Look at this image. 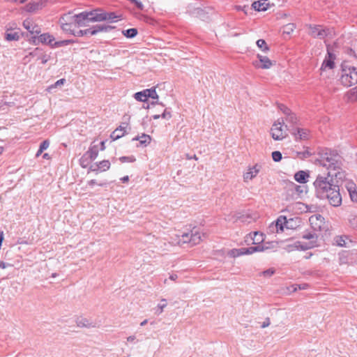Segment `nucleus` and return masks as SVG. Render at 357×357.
I'll list each match as a JSON object with an SVG mask.
<instances>
[{
  "label": "nucleus",
  "instance_id": "obj_9",
  "mask_svg": "<svg viewBox=\"0 0 357 357\" xmlns=\"http://www.w3.org/2000/svg\"><path fill=\"white\" fill-rule=\"evenodd\" d=\"M309 222L312 229L316 232L321 231L325 224L324 218L319 214L310 216Z\"/></svg>",
  "mask_w": 357,
  "mask_h": 357
},
{
  "label": "nucleus",
  "instance_id": "obj_14",
  "mask_svg": "<svg viewBox=\"0 0 357 357\" xmlns=\"http://www.w3.org/2000/svg\"><path fill=\"white\" fill-rule=\"evenodd\" d=\"M109 168H110L109 161L107 160H104L102 161H100V162H96V163H93V165H91L89 167L88 172H98V171L105 172V171L108 170Z\"/></svg>",
  "mask_w": 357,
  "mask_h": 357
},
{
  "label": "nucleus",
  "instance_id": "obj_15",
  "mask_svg": "<svg viewBox=\"0 0 357 357\" xmlns=\"http://www.w3.org/2000/svg\"><path fill=\"white\" fill-rule=\"evenodd\" d=\"M257 58L259 59V61L253 63L254 66L257 68L268 69L273 65L271 61L266 56L257 54Z\"/></svg>",
  "mask_w": 357,
  "mask_h": 357
},
{
  "label": "nucleus",
  "instance_id": "obj_47",
  "mask_svg": "<svg viewBox=\"0 0 357 357\" xmlns=\"http://www.w3.org/2000/svg\"><path fill=\"white\" fill-rule=\"evenodd\" d=\"M7 40H17L19 39V36L17 33H8L5 36Z\"/></svg>",
  "mask_w": 357,
  "mask_h": 357
},
{
  "label": "nucleus",
  "instance_id": "obj_43",
  "mask_svg": "<svg viewBox=\"0 0 357 357\" xmlns=\"http://www.w3.org/2000/svg\"><path fill=\"white\" fill-rule=\"evenodd\" d=\"M254 236L252 238L254 242V244L259 243L260 242H262L264 241L263 238V234L261 233H259L258 231H255L253 234Z\"/></svg>",
  "mask_w": 357,
  "mask_h": 357
},
{
  "label": "nucleus",
  "instance_id": "obj_30",
  "mask_svg": "<svg viewBox=\"0 0 357 357\" xmlns=\"http://www.w3.org/2000/svg\"><path fill=\"white\" fill-rule=\"evenodd\" d=\"M41 8V3L39 2H30L26 5V10L29 13H33Z\"/></svg>",
  "mask_w": 357,
  "mask_h": 357
},
{
  "label": "nucleus",
  "instance_id": "obj_44",
  "mask_svg": "<svg viewBox=\"0 0 357 357\" xmlns=\"http://www.w3.org/2000/svg\"><path fill=\"white\" fill-rule=\"evenodd\" d=\"M335 243L338 246L340 247H346L347 243L346 240L347 239L345 236H337L335 238Z\"/></svg>",
  "mask_w": 357,
  "mask_h": 357
},
{
  "label": "nucleus",
  "instance_id": "obj_60",
  "mask_svg": "<svg viewBox=\"0 0 357 357\" xmlns=\"http://www.w3.org/2000/svg\"><path fill=\"white\" fill-rule=\"evenodd\" d=\"M73 34L77 37H81V36H84V30H79V31H77V32L73 31Z\"/></svg>",
  "mask_w": 357,
  "mask_h": 357
},
{
  "label": "nucleus",
  "instance_id": "obj_57",
  "mask_svg": "<svg viewBox=\"0 0 357 357\" xmlns=\"http://www.w3.org/2000/svg\"><path fill=\"white\" fill-rule=\"evenodd\" d=\"M255 248L256 249V252H262V251L269 249V247H265V245H259L255 246Z\"/></svg>",
  "mask_w": 357,
  "mask_h": 357
},
{
  "label": "nucleus",
  "instance_id": "obj_2",
  "mask_svg": "<svg viewBox=\"0 0 357 357\" xmlns=\"http://www.w3.org/2000/svg\"><path fill=\"white\" fill-rule=\"evenodd\" d=\"M340 81L345 86H351L357 83V69L347 63L342 65Z\"/></svg>",
  "mask_w": 357,
  "mask_h": 357
},
{
  "label": "nucleus",
  "instance_id": "obj_17",
  "mask_svg": "<svg viewBox=\"0 0 357 357\" xmlns=\"http://www.w3.org/2000/svg\"><path fill=\"white\" fill-rule=\"evenodd\" d=\"M345 188L349 193L352 202H357V191L356 184L349 180L345 181Z\"/></svg>",
  "mask_w": 357,
  "mask_h": 357
},
{
  "label": "nucleus",
  "instance_id": "obj_1",
  "mask_svg": "<svg viewBox=\"0 0 357 357\" xmlns=\"http://www.w3.org/2000/svg\"><path fill=\"white\" fill-rule=\"evenodd\" d=\"M315 195L320 199H328L329 204L335 207L342 204V197L338 183L331 180L324 175H318L314 181Z\"/></svg>",
  "mask_w": 357,
  "mask_h": 357
},
{
  "label": "nucleus",
  "instance_id": "obj_28",
  "mask_svg": "<svg viewBox=\"0 0 357 357\" xmlns=\"http://www.w3.org/2000/svg\"><path fill=\"white\" fill-rule=\"evenodd\" d=\"M98 148L96 145L91 146L89 149L85 153L86 155L89 157L90 160H94L98 155Z\"/></svg>",
  "mask_w": 357,
  "mask_h": 357
},
{
  "label": "nucleus",
  "instance_id": "obj_5",
  "mask_svg": "<svg viewBox=\"0 0 357 357\" xmlns=\"http://www.w3.org/2000/svg\"><path fill=\"white\" fill-rule=\"evenodd\" d=\"M179 241L183 243H190L191 245H195L202 241L201 234L198 229L194 228L190 233H183Z\"/></svg>",
  "mask_w": 357,
  "mask_h": 357
},
{
  "label": "nucleus",
  "instance_id": "obj_64",
  "mask_svg": "<svg viewBox=\"0 0 357 357\" xmlns=\"http://www.w3.org/2000/svg\"><path fill=\"white\" fill-rule=\"evenodd\" d=\"M350 222L354 227H357V218H354L352 220H350Z\"/></svg>",
  "mask_w": 357,
  "mask_h": 357
},
{
  "label": "nucleus",
  "instance_id": "obj_40",
  "mask_svg": "<svg viewBox=\"0 0 357 357\" xmlns=\"http://www.w3.org/2000/svg\"><path fill=\"white\" fill-rule=\"evenodd\" d=\"M75 42V41L73 40H63L54 42L53 46H54V47H61V46H64V45H68L74 43Z\"/></svg>",
  "mask_w": 357,
  "mask_h": 357
},
{
  "label": "nucleus",
  "instance_id": "obj_55",
  "mask_svg": "<svg viewBox=\"0 0 357 357\" xmlns=\"http://www.w3.org/2000/svg\"><path fill=\"white\" fill-rule=\"evenodd\" d=\"M49 145H50V142L48 140H44L40 145V148L41 149V150H46L48 147H49Z\"/></svg>",
  "mask_w": 357,
  "mask_h": 357
},
{
  "label": "nucleus",
  "instance_id": "obj_61",
  "mask_svg": "<svg viewBox=\"0 0 357 357\" xmlns=\"http://www.w3.org/2000/svg\"><path fill=\"white\" fill-rule=\"evenodd\" d=\"M128 123H123L118 128H121L122 130V132H124V134L126 133V130L128 127Z\"/></svg>",
  "mask_w": 357,
  "mask_h": 357
},
{
  "label": "nucleus",
  "instance_id": "obj_10",
  "mask_svg": "<svg viewBox=\"0 0 357 357\" xmlns=\"http://www.w3.org/2000/svg\"><path fill=\"white\" fill-rule=\"evenodd\" d=\"M341 165V157L336 153L333 154V157L330 159V160H328L327 162H325L324 164V167H326L328 169V171H335L340 169Z\"/></svg>",
  "mask_w": 357,
  "mask_h": 357
},
{
  "label": "nucleus",
  "instance_id": "obj_63",
  "mask_svg": "<svg viewBox=\"0 0 357 357\" xmlns=\"http://www.w3.org/2000/svg\"><path fill=\"white\" fill-rule=\"evenodd\" d=\"M40 59H41V63L43 64L46 63L49 59L48 56H47L46 55H43Z\"/></svg>",
  "mask_w": 357,
  "mask_h": 357
},
{
  "label": "nucleus",
  "instance_id": "obj_13",
  "mask_svg": "<svg viewBox=\"0 0 357 357\" xmlns=\"http://www.w3.org/2000/svg\"><path fill=\"white\" fill-rule=\"evenodd\" d=\"M261 169V165L255 164L252 167H248L247 171L243 174V180L245 182L252 180L257 176Z\"/></svg>",
  "mask_w": 357,
  "mask_h": 357
},
{
  "label": "nucleus",
  "instance_id": "obj_8",
  "mask_svg": "<svg viewBox=\"0 0 357 357\" xmlns=\"http://www.w3.org/2000/svg\"><path fill=\"white\" fill-rule=\"evenodd\" d=\"M96 22L108 21L114 22L119 17L113 12L107 13L105 12L102 9H95Z\"/></svg>",
  "mask_w": 357,
  "mask_h": 357
},
{
  "label": "nucleus",
  "instance_id": "obj_19",
  "mask_svg": "<svg viewBox=\"0 0 357 357\" xmlns=\"http://www.w3.org/2000/svg\"><path fill=\"white\" fill-rule=\"evenodd\" d=\"M303 238L310 240V242L303 243V245H313V248L317 246L318 235L316 231H307L303 235Z\"/></svg>",
  "mask_w": 357,
  "mask_h": 357
},
{
  "label": "nucleus",
  "instance_id": "obj_45",
  "mask_svg": "<svg viewBox=\"0 0 357 357\" xmlns=\"http://www.w3.org/2000/svg\"><path fill=\"white\" fill-rule=\"evenodd\" d=\"M295 24L292 23L287 24L284 26L283 32L287 34H290L292 33L295 29Z\"/></svg>",
  "mask_w": 357,
  "mask_h": 357
},
{
  "label": "nucleus",
  "instance_id": "obj_46",
  "mask_svg": "<svg viewBox=\"0 0 357 357\" xmlns=\"http://www.w3.org/2000/svg\"><path fill=\"white\" fill-rule=\"evenodd\" d=\"M95 26H96V30L97 31V33L100 31L107 32L112 29V27L111 26H105V25H100V24L96 25Z\"/></svg>",
  "mask_w": 357,
  "mask_h": 357
},
{
  "label": "nucleus",
  "instance_id": "obj_33",
  "mask_svg": "<svg viewBox=\"0 0 357 357\" xmlns=\"http://www.w3.org/2000/svg\"><path fill=\"white\" fill-rule=\"evenodd\" d=\"M227 255L234 258L243 255V248L238 249H231L229 250Z\"/></svg>",
  "mask_w": 357,
  "mask_h": 357
},
{
  "label": "nucleus",
  "instance_id": "obj_36",
  "mask_svg": "<svg viewBox=\"0 0 357 357\" xmlns=\"http://www.w3.org/2000/svg\"><path fill=\"white\" fill-rule=\"evenodd\" d=\"M167 306V300L165 298H162L160 301V303H159L157 306V309L155 311V314L159 315L162 313L164 308Z\"/></svg>",
  "mask_w": 357,
  "mask_h": 357
},
{
  "label": "nucleus",
  "instance_id": "obj_41",
  "mask_svg": "<svg viewBox=\"0 0 357 357\" xmlns=\"http://www.w3.org/2000/svg\"><path fill=\"white\" fill-rule=\"evenodd\" d=\"M312 155V153L310 152L307 149L304 151L296 152V156L301 160L310 157Z\"/></svg>",
  "mask_w": 357,
  "mask_h": 357
},
{
  "label": "nucleus",
  "instance_id": "obj_4",
  "mask_svg": "<svg viewBox=\"0 0 357 357\" xmlns=\"http://www.w3.org/2000/svg\"><path fill=\"white\" fill-rule=\"evenodd\" d=\"M309 35L314 38L324 39L325 38L331 36L332 30L321 25H307Z\"/></svg>",
  "mask_w": 357,
  "mask_h": 357
},
{
  "label": "nucleus",
  "instance_id": "obj_59",
  "mask_svg": "<svg viewBox=\"0 0 357 357\" xmlns=\"http://www.w3.org/2000/svg\"><path fill=\"white\" fill-rule=\"evenodd\" d=\"M294 188V190L298 192V193H302L303 192V190H302V187L300 186V185H296L294 183H292Z\"/></svg>",
  "mask_w": 357,
  "mask_h": 357
},
{
  "label": "nucleus",
  "instance_id": "obj_35",
  "mask_svg": "<svg viewBox=\"0 0 357 357\" xmlns=\"http://www.w3.org/2000/svg\"><path fill=\"white\" fill-rule=\"evenodd\" d=\"M334 153H335L331 151H326L325 153H322L321 159V164L324 166V164L325 162H327L328 160H330V159L333 157Z\"/></svg>",
  "mask_w": 357,
  "mask_h": 357
},
{
  "label": "nucleus",
  "instance_id": "obj_53",
  "mask_svg": "<svg viewBox=\"0 0 357 357\" xmlns=\"http://www.w3.org/2000/svg\"><path fill=\"white\" fill-rule=\"evenodd\" d=\"M66 82V79L64 78L60 79L57 80L53 85L50 86L49 87L50 89L52 88H56L57 86H59L61 85H63Z\"/></svg>",
  "mask_w": 357,
  "mask_h": 357
},
{
  "label": "nucleus",
  "instance_id": "obj_26",
  "mask_svg": "<svg viewBox=\"0 0 357 357\" xmlns=\"http://www.w3.org/2000/svg\"><path fill=\"white\" fill-rule=\"evenodd\" d=\"M132 141H139L141 145L146 146L151 143V137L149 135L142 134L141 136L134 137Z\"/></svg>",
  "mask_w": 357,
  "mask_h": 357
},
{
  "label": "nucleus",
  "instance_id": "obj_49",
  "mask_svg": "<svg viewBox=\"0 0 357 357\" xmlns=\"http://www.w3.org/2000/svg\"><path fill=\"white\" fill-rule=\"evenodd\" d=\"M119 160L123 163V162H133L136 160V158L133 155L122 156V157L119 158Z\"/></svg>",
  "mask_w": 357,
  "mask_h": 357
},
{
  "label": "nucleus",
  "instance_id": "obj_27",
  "mask_svg": "<svg viewBox=\"0 0 357 357\" xmlns=\"http://www.w3.org/2000/svg\"><path fill=\"white\" fill-rule=\"evenodd\" d=\"M237 218L243 223L250 224L256 220L257 215L251 213H246L238 217Z\"/></svg>",
  "mask_w": 357,
  "mask_h": 357
},
{
  "label": "nucleus",
  "instance_id": "obj_38",
  "mask_svg": "<svg viewBox=\"0 0 357 357\" xmlns=\"http://www.w3.org/2000/svg\"><path fill=\"white\" fill-rule=\"evenodd\" d=\"M124 135V132H122L121 128H116L112 134L111 138L113 140H116Z\"/></svg>",
  "mask_w": 357,
  "mask_h": 357
},
{
  "label": "nucleus",
  "instance_id": "obj_23",
  "mask_svg": "<svg viewBox=\"0 0 357 357\" xmlns=\"http://www.w3.org/2000/svg\"><path fill=\"white\" fill-rule=\"evenodd\" d=\"M38 40L42 43L50 45L52 47H54L53 45L54 43V38L52 35H50V33L41 34L38 38Z\"/></svg>",
  "mask_w": 357,
  "mask_h": 357
},
{
  "label": "nucleus",
  "instance_id": "obj_48",
  "mask_svg": "<svg viewBox=\"0 0 357 357\" xmlns=\"http://www.w3.org/2000/svg\"><path fill=\"white\" fill-rule=\"evenodd\" d=\"M271 155L274 162H280L282 158V153L278 151L272 152Z\"/></svg>",
  "mask_w": 357,
  "mask_h": 357
},
{
  "label": "nucleus",
  "instance_id": "obj_51",
  "mask_svg": "<svg viewBox=\"0 0 357 357\" xmlns=\"http://www.w3.org/2000/svg\"><path fill=\"white\" fill-rule=\"evenodd\" d=\"M84 35H90V36L96 35L97 33V31L96 30V26L84 30Z\"/></svg>",
  "mask_w": 357,
  "mask_h": 357
},
{
  "label": "nucleus",
  "instance_id": "obj_21",
  "mask_svg": "<svg viewBox=\"0 0 357 357\" xmlns=\"http://www.w3.org/2000/svg\"><path fill=\"white\" fill-rule=\"evenodd\" d=\"M292 134L295 136L296 140H306L309 137V130L304 128H297Z\"/></svg>",
  "mask_w": 357,
  "mask_h": 357
},
{
  "label": "nucleus",
  "instance_id": "obj_3",
  "mask_svg": "<svg viewBox=\"0 0 357 357\" xmlns=\"http://www.w3.org/2000/svg\"><path fill=\"white\" fill-rule=\"evenodd\" d=\"M287 126L284 125V119H279L271 127V137L274 140H282L287 135Z\"/></svg>",
  "mask_w": 357,
  "mask_h": 357
},
{
  "label": "nucleus",
  "instance_id": "obj_39",
  "mask_svg": "<svg viewBox=\"0 0 357 357\" xmlns=\"http://www.w3.org/2000/svg\"><path fill=\"white\" fill-rule=\"evenodd\" d=\"M90 161L89 157L84 153L79 159V164L82 167L86 168L88 167Z\"/></svg>",
  "mask_w": 357,
  "mask_h": 357
},
{
  "label": "nucleus",
  "instance_id": "obj_52",
  "mask_svg": "<svg viewBox=\"0 0 357 357\" xmlns=\"http://www.w3.org/2000/svg\"><path fill=\"white\" fill-rule=\"evenodd\" d=\"M243 255H251L256 252L255 246L249 248H243Z\"/></svg>",
  "mask_w": 357,
  "mask_h": 357
},
{
  "label": "nucleus",
  "instance_id": "obj_7",
  "mask_svg": "<svg viewBox=\"0 0 357 357\" xmlns=\"http://www.w3.org/2000/svg\"><path fill=\"white\" fill-rule=\"evenodd\" d=\"M135 98L141 102H145L149 98L152 99H158V96L156 93L155 87L143 90L142 91L137 92L134 95Z\"/></svg>",
  "mask_w": 357,
  "mask_h": 357
},
{
  "label": "nucleus",
  "instance_id": "obj_54",
  "mask_svg": "<svg viewBox=\"0 0 357 357\" xmlns=\"http://www.w3.org/2000/svg\"><path fill=\"white\" fill-rule=\"evenodd\" d=\"M275 273V270L273 268L267 269L261 273V274L265 277H271Z\"/></svg>",
  "mask_w": 357,
  "mask_h": 357
},
{
  "label": "nucleus",
  "instance_id": "obj_12",
  "mask_svg": "<svg viewBox=\"0 0 357 357\" xmlns=\"http://www.w3.org/2000/svg\"><path fill=\"white\" fill-rule=\"evenodd\" d=\"M328 50V56H326L325 59L324 60L321 67L320 68L321 75H322L323 73L326 71L327 69L332 70L334 68L335 63H334V59L335 56L330 52L328 47L327 48Z\"/></svg>",
  "mask_w": 357,
  "mask_h": 357
},
{
  "label": "nucleus",
  "instance_id": "obj_42",
  "mask_svg": "<svg viewBox=\"0 0 357 357\" xmlns=\"http://www.w3.org/2000/svg\"><path fill=\"white\" fill-rule=\"evenodd\" d=\"M286 121L291 124H296L297 122H298V119H297V117L295 115L294 113L293 112H290L289 114H287L286 116Z\"/></svg>",
  "mask_w": 357,
  "mask_h": 357
},
{
  "label": "nucleus",
  "instance_id": "obj_6",
  "mask_svg": "<svg viewBox=\"0 0 357 357\" xmlns=\"http://www.w3.org/2000/svg\"><path fill=\"white\" fill-rule=\"evenodd\" d=\"M95 10H93L90 12L85 11L78 14H75L76 26H84L87 25L89 22H96L95 20Z\"/></svg>",
  "mask_w": 357,
  "mask_h": 357
},
{
  "label": "nucleus",
  "instance_id": "obj_58",
  "mask_svg": "<svg viewBox=\"0 0 357 357\" xmlns=\"http://www.w3.org/2000/svg\"><path fill=\"white\" fill-rule=\"evenodd\" d=\"M161 117L166 119H169L172 117L171 113L166 109L161 114Z\"/></svg>",
  "mask_w": 357,
  "mask_h": 357
},
{
  "label": "nucleus",
  "instance_id": "obj_56",
  "mask_svg": "<svg viewBox=\"0 0 357 357\" xmlns=\"http://www.w3.org/2000/svg\"><path fill=\"white\" fill-rule=\"evenodd\" d=\"M130 1L135 4V6L139 8V10H142L144 9V6L142 3V2L137 1V0H130Z\"/></svg>",
  "mask_w": 357,
  "mask_h": 357
},
{
  "label": "nucleus",
  "instance_id": "obj_34",
  "mask_svg": "<svg viewBox=\"0 0 357 357\" xmlns=\"http://www.w3.org/2000/svg\"><path fill=\"white\" fill-rule=\"evenodd\" d=\"M123 34L126 38H132L137 36V29L135 28L128 29L127 30L123 31Z\"/></svg>",
  "mask_w": 357,
  "mask_h": 357
},
{
  "label": "nucleus",
  "instance_id": "obj_24",
  "mask_svg": "<svg viewBox=\"0 0 357 357\" xmlns=\"http://www.w3.org/2000/svg\"><path fill=\"white\" fill-rule=\"evenodd\" d=\"M288 223V221L287 220V218L285 216H280L276 222H275V227H276V231H283L284 227L285 226L287 228L288 227L287 226V224Z\"/></svg>",
  "mask_w": 357,
  "mask_h": 357
},
{
  "label": "nucleus",
  "instance_id": "obj_18",
  "mask_svg": "<svg viewBox=\"0 0 357 357\" xmlns=\"http://www.w3.org/2000/svg\"><path fill=\"white\" fill-rule=\"evenodd\" d=\"M23 26L31 33H39L40 32V28L35 24L31 19L25 20L23 22Z\"/></svg>",
  "mask_w": 357,
  "mask_h": 357
},
{
  "label": "nucleus",
  "instance_id": "obj_29",
  "mask_svg": "<svg viewBox=\"0 0 357 357\" xmlns=\"http://www.w3.org/2000/svg\"><path fill=\"white\" fill-rule=\"evenodd\" d=\"M268 4L261 3L260 1H254L252 8L257 11H266L268 10Z\"/></svg>",
  "mask_w": 357,
  "mask_h": 357
},
{
  "label": "nucleus",
  "instance_id": "obj_11",
  "mask_svg": "<svg viewBox=\"0 0 357 357\" xmlns=\"http://www.w3.org/2000/svg\"><path fill=\"white\" fill-rule=\"evenodd\" d=\"M326 176L328 177L331 180L333 179L335 182H337L338 188H340V185L344 181L345 178V173L342 170L340 167V169L335 171L329 170L326 174Z\"/></svg>",
  "mask_w": 357,
  "mask_h": 357
},
{
  "label": "nucleus",
  "instance_id": "obj_16",
  "mask_svg": "<svg viewBox=\"0 0 357 357\" xmlns=\"http://www.w3.org/2000/svg\"><path fill=\"white\" fill-rule=\"evenodd\" d=\"M312 248L313 245H303V243L300 241H296L292 244L286 245L284 249L289 252L297 250H306Z\"/></svg>",
  "mask_w": 357,
  "mask_h": 357
},
{
  "label": "nucleus",
  "instance_id": "obj_25",
  "mask_svg": "<svg viewBox=\"0 0 357 357\" xmlns=\"http://www.w3.org/2000/svg\"><path fill=\"white\" fill-rule=\"evenodd\" d=\"M309 174L304 171H298L294 174L295 180L300 183H305L307 181Z\"/></svg>",
  "mask_w": 357,
  "mask_h": 357
},
{
  "label": "nucleus",
  "instance_id": "obj_32",
  "mask_svg": "<svg viewBox=\"0 0 357 357\" xmlns=\"http://www.w3.org/2000/svg\"><path fill=\"white\" fill-rule=\"evenodd\" d=\"M347 97L349 101L356 102L357 101V86L351 89L347 93Z\"/></svg>",
  "mask_w": 357,
  "mask_h": 357
},
{
  "label": "nucleus",
  "instance_id": "obj_22",
  "mask_svg": "<svg viewBox=\"0 0 357 357\" xmlns=\"http://www.w3.org/2000/svg\"><path fill=\"white\" fill-rule=\"evenodd\" d=\"M59 22H65L66 23L72 24L76 26L75 13H73V12L70 11L63 15L61 17Z\"/></svg>",
  "mask_w": 357,
  "mask_h": 357
},
{
  "label": "nucleus",
  "instance_id": "obj_37",
  "mask_svg": "<svg viewBox=\"0 0 357 357\" xmlns=\"http://www.w3.org/2000/svg\"><path fill=\"white\" fill-rule=\"evenodd\" d=\"M256 43L257 47L260 48L263 52H268L269 50V47L264 40L259 39Z\"/></svg>",
  "mask_w": 357,
  "mask_h": 357
},
{
  "label": "nucleus",
  "instance_id": "obj_50",
  "mask_svg": "<svg viewBox=\"0 0 357 357\" xmlns=\"http://www.w3.org/2000/svg\"><path fill=\"white\" fill-rule=\"evenodd\" d=\"M278 108L280 109V111L282 112V113L287 116V114H289L290 112H291V109L289 108H288L287 106H285L283 104H279L278 105Z\"/></svg>",
  "mask_w": 357,
  "mask_h": 357
},
{
  "label": "nucleus",
  "instance_id": "obj_31",
  "mask_svg": "<svg viewBox=\"0 0 357 357\" xmlns=\"http://www.w3.org/2000/svg\"><path fill=\"white\" fill-rule=\"evenodd\" d=\"M61 24V27L62 30L67 33H70L73 34L74 31V28H75V25H73L72 24L66 23L65 22H59Z\"/></svg>",
  "mask_w": 357,
  "mask_h": 357
},
{
  "label": "nucleus",
  "instance_id": "obj_20",
  "mask_svg": "<svg viewBox=\"0 0 357 357\" xmlns=\"http://www.w3.org/2000/svg\"><path fill=\"white\" fill-rule=\"evenodd\" d=\"M76 325L80 328H94L96 326V324L85 317H78L76 319Z\"/></svg>",
  "mask_w": 357,
  "mask_h": 357
},
{
  "label": "nucleus",
  "instance_id": "obj_62",
  "mask_svg": "<svg viewBox=\"0 0 357 357\" xmlns=\"http://www.w3.org/2000/svg\"><path fill=\"white\" fill-rule=\"evenodd\" d=\"M11 265L10 264L5 263L0 260V268L4 269L8 266H10Z\"/></svg>",
  "mask_w": 357,
  "mask_h": 357
}]
</instances>
